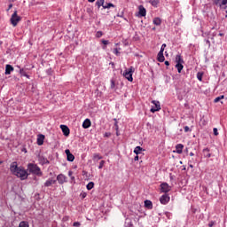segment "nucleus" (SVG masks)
I'll return each instance as SVG.
<instances>
[{
    "label": "nucleus",
    "instance_id": "f257e3e1",
    "mask_svg": "<svg viewBox=\"0 0 227 227\" xmlns=\"http://www.w3.org/2000/svg\"><path fill=\"white\" fill-rule=\"evenodd\" d=\"M10 171L12 175H14V176H17L18 178H20V180H26L27 176H29V174H27V171L24 169L22 166L19 167L17 165V162H12L10 165Z\"/></svg>",
    "mask_w": 227,
    "mask_h": 227
},
{
    "label": "nucleus",
    "instance_id": "f03ea898",
    "mask_svg": "<svg viewBox=\"0 0 227 227\" xmlns=\"http://www.w3.org/2000/svg\"><path fill=\"white\" fill-rule=\"evenodd\" d=\"M27 169L29 173H32L33 175L40 176L42 175V170L36 166V164L29 163L27 165Z\"/></svg>",
    "mask_w": 227,
    "mask_h": 227
},
{
    "label": "nucleus",
    "instance_id": "7ed1b4c3",
    "mask_svg": "<svg viewBox=\"0 0 227 227\" xmlns=\"http://www.w3.org/2000/svg\"><path fill=\"white\" fill-rule=\"evenodd\" d=\"M11 24L12 26H13V27H17V24H19V22H20L21 18L20 16H19V14H17V11H15L12 17H11Z\"/></svg>",
    "mask_w": 227,
    "mask_h": 227
},
{
    "label": "nucleus",
    "instance_id": "20e7f679",
    "mask_svg": "<svg viewBox=\"0 0 227 227\" xmlns=\"http://www.w3.org/2000/svg\"><path fill=\"white\" fill-rule=\"evenodd\" d=\"M132 72H134V68L130 67L129 69H125L123 73V76L125 77V79L129 81V82H132V81H134V78H132Z\"/></svg>",
    "mask_w": 227,
    "mask_h": 227
},
{
    "label": "nucleus",
    "instance_id": "39448f33",
    "mask_svg": "<svg viewBox=\"0 0 227 227\" xmlns=\"http://www.w3.org/2000/svg\"><path fill=\"white\" fill-rule=\"evenodd\" d=\"M152 104L153 106L151 108V113H157V111H160V102L157 100H153Z\"/></svg>",
    "mask_w": 227,
    "mask_h": 227
},
{
    "label": "nucleus",
    "instance_id": "423d86ee",
    "mask_svg": "<svg viewBox=\"0 0 227 227\" xmlns=\"http://www.w3.org/2000/svg\"><path fill=\"white\" fill-rule=\"evenodd\" d=\"M213 3L220 8H226L227 0H213Z\"/></svg>",
    "mask_w": 227,
    "mask_h": 227
},
{
    "label": "nucleus",
    "instance_id": "0eeeda50",
    "mask_svg": "<svg viewBox=\"0 0 227 227\" xmlns=\"http://www.w3.org/2000/svg\"><path fill=\"white\" fill-rule=\"evenodd\" d=\"M160 191L161 192H169V191H171V186L168 184V183H162L160 184Z\"/></svg>",
    "mask_w": 227,
    "mask_h": 227
},
{
    "label": "nucleus",
    "instance_id": "6e6552de",
    "mask_svg": "<svg viewBox=\"0 0 227 227\" xmlns=\"http://www.w3.org/2000/svg\"><path fill=\"white\" fill-rule=\"evenodd\" d=\"M169 195L168 194H163L160 198V201L161 203V205H168V203H169Z\"/></svg>",
    "mask_w": 227,
    "mask_h": 227
},
{
    "label": "nucleus",
    "instance_id": "1a4fd4ad",
    "mask_svg": "<svg viewBox=\"0 0 227 227\" xmlns=\"http://www.w3.org/2000/svg\"><path fill=\"white\" fill-rule=\"evenodd\" d=\"M65 153H66V155H67V160H68L69 162H74V159H75V156H74V154H72V153H70V150L67 149V150L65 151Z\"/></svg>",
    "mask_w": 227,
    "mask_h": 227
},
{
    "label": "nucleus",
    "instance_id": "9d476101",
    "mask_svg": "<svg viewBox=\"0 0 227 227\" xmlns=\"http://www.w3.org/2000/svg\"><path fill=\"white\" fill-rule=\"evenodd\" d=\"M138 17H146V9L143 5L138 7Z\"/></svg>",
    "mask_w": 227,
    "mask_h": 227
},
{
    "label": "nucleus",
    "instance_id": "9b49d317",
    "mask_svg": "<svg viewBox=\"0 0 227 227\" xmlns=\"http://www.w3.org/2000/svg\"><path fill=\"white\" fill-rule=\"evenodd\" d=\"M60 129L64 134V136L68 137L70 136V129L67 125H60Z\"/></svg>",
    "mask_w": 227,
    "mask_h": 227
},
{
    "label": "nucleus",
    "instance_id": "f8f14e48",
    "mask_svg": "<svg viewBox=\"0 0 227 227\" xmlns=\"http://www.w3.org/2000/svg\"><path fill=\"white\" fill-rule=\"evenodd\" d=\"M57 180L59 184H65V182H67V177L63 174H59L57 176Z\"/></svg>",
    "mask_w": 227,
    "mask_h": 227
},
{
    "label": "nucleus",
    "instance_id": "ddd939ff",
    "mask_svg": "<svg viewBox=\"0 0 227 227\" xmlns=\"http://www.w3.org/2000/svg\"><path fill=\"white\" fill-rule=\"evenodd\" d=\"M45 140V136L43 135H38L37 137V145L39 146H42V145H43V141Z\"/></svg>",
    "mask_w": 227,
    "mask_h": 227
},
{
    "label": "nucleus",
    "instance_id": "4468645a",
    "mask_svg": "<svg viewBox=\"0 0 227 227\" xmlns=\"http://www.w3.org/2000/svg\"><path fill=\"white\" fill-rule=\"evenodd\" d=\"M13 72V67L12 65H6L5 66V75H10Z\"/></svg>",
    "mask_w": 227,
    "mask_h": 227
},
{
    "label": "nucleus",
    "instance_id": "2eb2a0df",
    "mask_svg": "<svg viewBox=\"0 0 227 227\" xmlns=\"http://www.w3.org/2000/svg\"><path fill=\"white\" fill-rule=\"evenodd\" d=\"M54 184H56V180L50 178L44 183V186L51 187V185H53Z\"/></svg>",
    "mask_w": 227,
    "mask_h": 227
},
{
    "label": "nucleus",
    "instance_id": "dca6fc26",
    "mask_svg": "<svg viewBox=\"0 0 227 227\" xmlns=\"http://www.w3.org/2000/svg\"><path fill=\"white\" fill-rule=\"evenodd\" d=\"M83 129H90L91 127V121L90 119H86L82 123Z\"/></svg>",
    "mask_w": 227,
    "mask_h": 227
},
{
    "label": "nucleus",
    "instance_id": "f3484780",
    "mask_svg": "<svg viewBox=\"0 0 227 227\" xmlns=\"http://www.w3.org/2000/svg\"><path fill=\"white\" fill-rule=\"evenodd\" d=\"M203 155H204V157L210 159V157H212V154L210 153V149H208V148L203 149Z\"/></svg>",
    "mask_w": 227,
    "mask_h": 227
},
{
    "label": "nucleus",
    "instance_id": "a211bd4d",
    "mask_svg": "<svg viewBox=\"0 0 227 227\" xmlns=\"http://www.w3.org/2000/svg\"><path fill=\"white\" fill-rule=\"evenodd\" d=\"M164 59H165L164 52L159 51V53H158V61H160V63H162V62H164Z\"/></svg>",
    "mask_w": 227,
    "mask_h": 227
},
{
    "label": "nucleus",
    "instance_id": "6ab92c4d",
    "mask_svg": "<svg viewBox=\"0 0 227 227\" xmlns=\"http://www.w3.org/2000/svg\"><path fill=\"white\" fill-rule=\"evenodd\" d=\"M176 153H182V150H184V145L182 144L177 145L176 146Z\"/></svg>",
    "mask_w": 227,
    "mask_h": 227
},
{
    "label": "nucleus",
    "instance_id": "aec40b11",
    "mask_svg": "<svg viewBox=\"0 0 227 227\" xmlns=\"http://www.w3.org/2000/svg\"><path fill=\"white\" fill-rule=\"evenodd\" d=\"M154 26H160L162 24V20L160 18H154L153 20Z\"/></svg>",
    "mask_w": 227,
    "mask_h": 227
},
{
    "label": "nucleus",
    "instance_id": "412c9836",
    "mask_svg": "<svg viewBox=\"0 0 227 227\" xmlns=\"http://www.w3.org/2000/svg\"><path fill=\"white\" fill-rule=\"evenodd\" d=\"M176 64H182V63H184V59H182V56H180V55H176Z\"/></svg>",
    "mask_w": 227,
    "mask_h": 227
},
{
    "label": "nucleus",
    "instance_id": "4be33fe9",
    "mask_svg": "<svg viewBox=\"0 0 227 227\" xmlns=\"http://www.w3.org/2000/svg\"><path fill=\"white\" fill-rule=\"evenodd\" d=\"M141 152H143V148H141V146L135 147L134 153H136V155H139V153H141Z\"/></svg>",
    "mask_w": 227,
    "mask_h": 227
},
{
    "label": "nucleus",
    "instance_id": "5701e85b",
    "mask_svg": "<svg viewBox=\"0 0 227 227\" xmlns=\"http://www.w3.org/2000/svg\"><path fill=\"white\" fill-rule=\"evenodd\" d=\"M145 208L152 209V207H153L152 201L151 200H145Z\"/></svg>",
    "mask_w": 227,
    "mask_h": 227
},
{
    "label": "nucleus",
    "instance_id": "b1692460",
    "mask_svg": "<svg viewBox=\"0 0 227 227\" xmlns=\"http://www.w3.org/2000/svg\"><path fill=\"white\" fill-rule=\"evenodd\" d=\"M125 227H133L134 225L132 224V221L130 219H126L125 221V224H124Z\"/></svg>",
    "mask_w": 227,
    "mask_h": 227
},
{
    "label": "nucleus",
    "instance_id": "393cba45",
    "mask_svg": "<svg viewBox=\"0 0 227 227\" xmlns=\"http://www.w3.org/2000/svg\"><path fill=\"white\" fill-rule=\"evenodd\" d=\"M103 8H104V10H106V9L109 10V8H114V4H113L112 3H108L105 5H103Z\"/></svg>",
    "mask_w": 227,
    "mask_h": 227
},
{
    "label": "nucleus",
    "instance_id": "a878e982",
    "mask_svg": "<svg viewBox=\"0 0 227 227\" xmlns=\"http://www.w3.org/2000/svg\"><path fill=\"white\" fill-rule=\"evenodd\" d=\"M176 68H177L178 74L182 73V70H184V65L182 64H176Z\"/></svg>",
    "mask_w": 227,
    "mask_h": 227
},
{
    "label": "nucleus",
    "instance_id": "bb28decb",
    "mask_svg": "<svg viewBox=\"0 0 227 227\" xmlns=\"http://www.w3.org/2000/svg\"><path fill=\"white\" fill-rule=\"evenodd\" d=\"M104 3H105V0H98L96 2V4H97L98 8H100V6H105Z\"/></svg>",
    "mask_w": 227,
    "mask_h": 227
},
{
    "label": "nucleus",
    "instance_id": "cd10ccee",
    "mask_svg": "<svg viewBox=\"0 0 227 227\" xmlns=\"http://www.w3.org/2000/svg\"><path fill=\"white\" fill-rule=\"evenodd\" d=\"M19 227H29V223L26 221H22L20 223Z\"/></svg>",
    "mask_w": 227,
    "mask_h": 227
},
{
    "label": "nucleus",
    "instance_id": "c85d7f7f",
    "mask_svg": "<svg viewBox=\"0 0 227 227\" xmlns=\"http://www.w3.org/2000/svg\"><path fill=\"white\" fill-rule=\"evenodd\" d=\"M149 3L152 4V6L157 7L159 4V0H150Z\"/></svg>",
    "mask_w": 227,
    "mask_h": 227
},
{
    "label": "nucleus",
    "instance_id": "c756f323",
    "mask_svg": "<svg viewBox=\"0 0 227 227\" xmlns=\"http://www.w3.org/2000/svg\"><path fill=\"white\" fill-rule=\"evenodd\" d=\"M95 187V184L93 182H90L88 184H87V189L88 191H91V189Z\"/></svg>",
    "mask_w": 227,
    "mask_h": 227
},
{
    "label": "nucleus",
    "instance_id": "7c9ffc66",
    "mask_svg": "<svg viewBox=\"0 0 227 227\" xmlns=\"http://www.w3.org/2000/svg\"><path fill=\"white\" fill-rule=\"evenodd\" d=\"M223 98H224V96H219V97H217V98H215V100H214V102L215 103V104H217V102H221V100H223Z\"/></svg>",
    "mask_w": 227,
    "mask_h": 227
},
{
    "label": "nucleus",
    "instance_id": "2f4dec72",
    "mask_svg": "<svg viewBox=\"0 0 227 227\" xmlns=\"http://www.w3.org/2000/svg\"><path fill=\"white\" fill-rule=\"evenodd\" d=\"M102 159V156H100L99 154L98 153H95L93 155V160H100Z\"/></svg>",
    "mask_w": 227,
    "mask_h": 227
},
{
    "label": "nucleus",
    "instance_id": "473e14b6",
    "mask_svg": "<svg viewBox=\"0 0 227 227\" xmlns=\"http://www.w3.org/2000/svg\"><path fill=\"white\" fill-rule=\"evenodd\" d=\"M197 79H198L199 81H202V79H203V73L199 72V73L197 74Z\"/></svg>",
    "mask_w": 227,
    "mask_h": 227
},
{
    "label": "nucleus",
    "instance_id": "72a5a7b5",
    "mask_svg": "<svg viewBox=\"0 0 227 227\" xmlns=\"http://www.w3.org/2000/svg\"><path fill=\"white\" fill-rule=\"evenodd\" d=\"M20 74L21 75H23L24 77H29V75H27V74H26V72L24 71V69H20Z\"/></svg>",
    "mask_w": 227,
    "mask_h": 227
},
{
    "label": "nucleus",
    "instance_id": "f704fd0d",
    "mask_svg": "<svg viewBox=\"0 0 227 227\" xmlns=\"http://www.w3.org/2000/svg\"><path fill=\"white\" fill-rule=\"evenodd\" d=\"M106 164V161L105 160H101L99 162V166H98V169H102V168H104V165Z\"/></svg>",
    "mask_w": 227,
    "mask_h": 227
},
{
    "label": "nucleus",
    "instance_id": "c9c22d12",
    "mask_svg": "<svg viewBox=\"0 0 227 227\" xmlns=\"http://www.w3.org/2000/svg\"><path fill=\"white\" fill-rule=\"evenodd\" d=\"M114 54H115V56H120V51H118V48H115L114 50Z\"/></svg>",
    "mask_w": 227,
    "mask_h": 227
},
{
    "label": "nucleus",
    "instance_id": "e433bc0d",
    "mask_svg": "<svg viewBox=\"0 0 227 227\" xmlns=\"http://www.w3.org/2000/svg\"><path fill=\"white\" fill-rule=\"evenodd\" d=\"M103 33L102 31H98L96 34L97 38H100V36H102Z\"/></svg>",
    "mask_w": 227,
    "mask_h": 227
},
{
    "label": "nucleus",
    "instance_id": "4c0bfd02",
    "mask_svg": "<svg viewBox=\"0 0 227 227\" xmlns=\"http://www.w3.org/2000/svg\"><path fill=\"white\" fill-rule=\"evenodd\" d=\"M213 132H214L215 136H219V132L217 131V128H214Z\"/></svg>",
    "mask_w": 227,
    "mask_h": 227
},
{
    "label": "nucleus",
    "instance_id": "58836bf2",
    "mask_svg": "<svg viewBox=\"0 0 227 227\" xmlns=\"http://www.w3.org/2000/svg\"><path fill=\"white\" fill-rule=\"evenodd\" d=\"M115 84L114 80H111V90H114Z\"/></svg>",
    "mask_w": 227,
    "mask_h": 227
},
{
    "label": "nucleus",
    "instance_id": "ea45409f",
    "mask_svg": "<svg viewBox=\"0 0 227 227\" xmlns=\"http://www.w3.org/2000/svg\"><path fill=\"white\" fill-rule=\"evenodd\" d=\"M164 49H166V43H163V44L161 45V48H160V52H164Z\"/></svg>",
    "mask_w": 227,
    "mask_h": 227
},
{
    "label": "nucleus",
    "instance_id": "a19ab883",
    "mask_svg": "<svg viewBox=\"0 0 227 227\" xmlns=\"http://www.w3.org/2000/svg\"><path fill=\"white\" fill-rule=\"evenodd\" d=\"M73 226H74V227H79V226H81V223H79V222H74V223H73Z\"/></svg>",
    "mask_w": 227,
    "mask_h": 227
},
{
    "label": "nucleus",
    "instance_id": "79ce46f5",
    "mask_svg": "<svg viewBox=\"0 0 227 227\" xmlns=\"http://www.w3.org/2000/svg\"><path fill=\"white\" fill-rule=\"evenodd\" d=\"M189 131H191V128H189V126H185L184 132H189Z\"/></svg>",
    "mask_w": 227,
    "mask_h": 227
},
{
    "label": "nucleus",
    "instance_id": "37998d69",
    "mask_svg": "<svg viewBox=\"0 0 227 227\" xmlns=\"http://www.w3.org/2000/svg\"><path fill=\"white\" fill-rule=\"evenodd\" d=\"M102 43H103V45H107V43H109V41L102 40Z\"/></svg>",
    "mask_w": 227,
    "mask_h": 227
},
{
    "label": "nucleus",
    "instance_id": "c03bdc74",
    "mask_svg": "<svg viewBox=\"0 0 227 227\" xmlns=\"http://www.w3.org/2000/svg\"><path fill=\"white\" fill-rule=\"evenodd\" d=\"M134 160H139V156H135Z\"/></svg>",
    "mask_w": 227,
    "mask_h": 227
},
{
    "label": "nucleus",
    "instance_id": "a18cd8bd",
    "mask_svg": "<svg viewBox=\"0 0 227 227\" xmlns=\"http://www.w3.org/2000/svg\"><path fill=\"white\" fill-rule=\"evenodd\" d=\"M165 65H166L167 67H169V61H165Z\"/></svg>",
    "mask_w": 227,
    "mask_h": 227
},
{
    "label": "nucleus",
    "instance_id": "49530a36",
    "mask_svg": "<svg viewBox=\"0 0 227 227\" xmlns=\"http://www.w3.org/2000/svg\"><path fill=\"white\" fill-rule=\"evenodd\" d=\"M89 3H95V0H88Z\"/></svg>",
    "mask_w": 227,
    "mask_h": 227
},
{
    "label": "nucleus",
    "instance_id": "de8ad7c7",
    "mask_svg": "<svg viewBox=\"0 0 227 227\" xmlns=\"http://www.w3.org/2000/svg\"><path fill=\"white\" fill-rule=\"evenodd\" d=\"M191 157H193L194 153H190Z\"/></svg>",
    "mask_w": 227,
    "mask_h": 227
},
{
    "label": "nucleus",
    "instance_id": "09e8293b",
    "mask_svg": "<svg viewBox=\"0 0 227 227\" xmlns=\"http://www.w3.org/2000/svg\"><path fill=\"white\" fill-rule=\"evenodd\" d=\"M82 198H86V193H83V194H82Z\"/></svg>",
    "mask_w": 227,
    "mask_h": 227
},
{
    "label": "nucleus",
    "instance_id": "8fccbe9b",
    "mask_svg": "<svg viewBox=\"0 0 227 227\" xmlns=\"http://www.w3.org/2000/svg\"><path fill=\"white\" fill-rule=\"evenodd\" d=\"M117 17H122V14H118Z\"/></svg>",
    "mask_w": 227,
    "mask_h": 227
},
{
    "label": "nucleus",
    "instance_id": "3c124183",
    "mask_svg": "<svg viewBox=\"0 0 227 227\" xmlns=\"http://www.w3.org/2000/svg\"><path fill=\"white\" fill-rule=\"evenodd\" d=\"M12 4H10V5H9V9H10V8H12Z\"/></svg>",
    "mask_w": 227,
    "mask_h": 227
},
{
    "label": "nucleus",
    "instance_id": "603ef678",
    "mask_svg": "<svg viewBox=\"0 0 227 227\" xmlns=\"http://www.w3.org/2000/svg\"><path fill=\"white\" fill-rule=\"evenodd\" d=\"M209 226H210V227H212V226H213V224H212V223H209Z\"/></svg>",
    "mask_w": 227,
    "mask_h": 227
},
{
    "label": "nucleus",
    "instance_id": "864d4df0",
    "mask_svg": "<svg viewBox=\"0 0 227 227\" xmlns=\"http://www.w3.org/2000/svg\"><path fill=\"white\" fill-rule=\"evenodd\" d=\"M190 168H193V166H192V165H190Z\"/></svg>",
    "mask_w": 227,
    "mask_h": 227
},
{
    "label": "nucleus",
    "instance_id": "5fc2aeb1",
    "mask_svg": "<svg viewBox=\"0 0 227 227\" xmlns=\"http://www.w3.org/2000/svg\"><path fill=\"white\" fill-rule=\"evenodd\" d=\"M1 43H3V42L0 41V45H1Z\"/></svg>",
    "mask_w": 227,
    "mask_h": 227
}]
</instances>
